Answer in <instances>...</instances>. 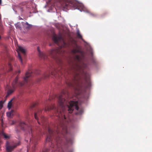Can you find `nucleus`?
<instances>
[{"instance_id":"nucleus-1","label":"nucleus","mask_w":152,"mask_h":152,"mask_svg":"<svg viewBox=\"0 0 152 152\" xmlns=\"http://www.w3.org/2000/svg\"><path fill=\"white\" fill-rule=\"evenodd\" d=\"M77 102L71 101L69 103V105L68 106V111L69 113H72L73 110V107H75L76 109L79 110V113H82L83 110L81 109H79L78 107L77 106Z\"/></svg>"},{"instance_id":"nucleus-15","label":"nucleus","mask_w":152,"mask_h":152,"mask_svg":"<svg viewBox=\"0 0 152 152\" xmlns=\"http://www.w3.org/2000/svg\"><path fill=\"white\" fill-rule=\"evenodd\" d=\"M13 91V90H12V91H10V93H12Z\"/></svg>"},{"instance_id":"nucleus-9","label":"nucleus","mask_w":152,"mask_h":152,"mask_svg":"<svg viewBox=\"0 0 152 152\" xmlns=\"http://www.w3.org/2000/svg\"><path fill=\"white\" fill-rule=\"evenodd\" d=\"M12 100H11L8 103V107L10 109L12 107Z\"/></svg>"},{"instance_id":"nucleus-14","label":"nucleus","mask_w":152,"mask_h":152,"mask_svg":"<svg viewBox=\"0 0 152 152\" xmlns=\"http://www.w3.org/2000/svg\"><path fill=\"white\" fill-rule=\"evenodd\" d=\"M35 118L36 119H37V115L36 114H35Z\"/></svg>"},{"instance_id":"nucleus-4","label":"nucleus","mask_w":152,"mask_h":152,"mask_svg":"<svg viewBox=\"0 0 152 152\" xmlns=\"http://www.w3.org/2000/svg\"><path fill=\"white\" fill-rule=\"evenodd\" d=\"M7 115L8 117L11 118L13 115V111L7 112Z\"/></svg>"},{"instance_id":"nucleus-6","label":"nucleus","mask_w":152,"mask_h":152,"mask_svg":"<svg viewBox=\"0 0 152 152\" xmlns=\"http://www.w3.org/2000/svg\"><path fill=\"white\" fill-rule=\"evenodd\" d=\"M59 39V37L57 36H54L53 38V40L54 42H57Z\"/></svg>"},{"instance_id":"nucleus-18","label":"nucleus","mask_w":152,"mask_h":152,"mask_svg":"<svg viewBox=\"0 0 152 152\" xmlns=\"http://www.w3.org/2000/svg\"><path fill=\"white\" fill-rule=\"evenodd\" d=\"M1 3V0H0V3Z\"/></svg>"},{"instance_id":"nucleus-7","label":"nucleus","mask_w":152,"mask_h":152,"mask_svg":"<svg viewBox=\"0 0 152 152\" xmlns=\"http://www.w3.org/2000/svg\"><path fill=\"white\" fill-rule=\"evenodd\" d=\"M13 148L10 146H7L6 147V149L8 152H10L12 150Z\"/></svg>"},{"instance_id":"nucleus-8","label":"nucleus","mask_w":152,"mask_h":152,"mask_svg":"<svg viewBox=\"0 0 152 152\" xmlns=\"http://www.w3.org/2000/svg\"><path fill=\"white\" fill-rule=\"evenodd\" d=\"M78 9H80L81 11H84V7L83 4H80V6H79Z\"/></svg>"},{"instance_id":"nucleus-5","label":"nucleus","mask_w":152,"mask_h":152,"mask_svg":"<svg viewBox=\"0 0 152 152\" xmlns=\"http://www.w3.org/2000/svg\"><path fill=\"white\" fill-rule=\"evenodd\" d=\"M7 72H10L11 71L12 69V68L11 67V65L10 63H9L8 64V65L7 66Z\"/></svg>"},{"instance_id":"nucleus-16","label":"nucleus","mask_w":152,"mask_h":152,"mask_svg":"<svg viewBox=\"0 0 152 152\" xmlns=\"http://www.w3.org/2000/svg\"><path fill=\"white\" fill-rule=\"evenodd\" d=\"M12 124H13L14 123V122L13 121H12Z\"/></svg>"},{"instance_id":"nucleus-13","label":"nucleus","mask_w":152,"mask_h":152,"mask_svg":"<svg viewBox=\"0 0 152 152\" xmlns=\"http://www.w3.org/2000/svg\"><path fill=\"white\" fill-rule=\"evenodd\" d=\"M78 35L79 37H81V36L79 34H78Z\"/></svg>"},{"instance_id":"nucleus-10","label":"nucleus","mask_w":152,"mask_h":152,"mask_svg":"<svg viewBox=\"0 0 152 152\" xmlns=\"http://www.w3.org/2000/svg\"><path fill=\"white\" fill-rule=\"evenodd\" d=\"M30 73H29L27 72L26 73L25 75V77H24L25 80H26V79L30 77Z\"/></svg>"},{"instance_id":"nucleus-12","label":"nucleus","mask_w":152,"mask_h":152,"mask_svg":"<svg viewBox=\"0 0 152 152\" xmlns=\"http://www.w3.org/2000/svg\"><path fill=\"white\" fill-rule=\"evenodd\" d=\"M17 79L16 78V79L15 80H14V82L12 84V85L13 87H14V84L17 82Z\"/></svg>"},{"instance_id":"nucleus-17","label":"nucleus","mask_w":152,"mask_h":152,"mask_svg":"<svg viewBox=\"0 0 152 152\" xmlns=\"http://www.w3.org/2000/svg\"><path fill=\"white\" fill-rule=\"evenodd\" d=\"M38 51H39V49L38 48Z\"/></svg>"},{"instance_id":"nucleus-11","label":"nucleus","mask_w":152,"mask_h":152,"mask_svg":"<svg viewBox=\"0 0 152 152\" xmlns=\"http://www.w3.org/2000/svg\"><path fill=\"white\" fill-rule=\"evenodd\" d=\"M3 102L1 101L0 102V107L1 108L3 107Z\"/></svg>"},{"instance_id":"nucleus-3","label":"nucleus","mask_w":152,"mask_h":152,"mask_svg":"<svg viewBox=\"0 0 152 152\" xmlns=\"http://www.w3.org/2000/svg\"><path fill=\"white\" fill-rule=\"evenodd\" d=\"M0 134L3 136L6 139L8 138L9 137H10V136L7 135V134L4 133L3 132H1V133H0Z\"/></svg>"},{"instance_id":"nucleus-2","label":"nucleus","mask_w":152,"mask_h":152,"mask_svg":"<svg viewBox=\"0 0 152 152\" xmlns=\"http://www.w3.org/2000/svg\"><path fill=\"white\" fill-rule=\"evenodd\" d=\"M16 49H17V52L18 53V57L20 59L21 61V58L20 56V54L19 53V51H21L22 53H24L25 52L26 50L22 47L20 46L17 45L16 46Z\"/></svg>"}]
</instances>
